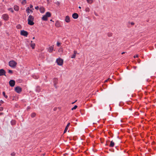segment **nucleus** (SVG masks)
Instances as JSON below:
<instances>
[{
    "mask_svg": "<svg viewBox=\"0 0 156 156\" xmlns=\"http://www.w3.org/2000/svg\"><path fill=\"white\" fill-rule=\"evenodd\" d=\"M85 10L86 12H89L90 11V9L89 8L87 7L86 8Z\"/></svg>",
    "mask_w": 156,
    "mask_h": 156,
    "instance_id": "obj_28",
    "label": "nucleus"
},
{
    "mask_svg": "<svg viewBox=\"0 0 156 156\" xmlns=\"http://www.w3.org/2000/svg\"><path fill=\"white\" fill-rule=\"evenodd\" d=\"M2 18L5 21H7L9 20V16L7 14H5L2 16Z\"/></svg>",
    "mask_w": 156,
    "mask_h": 156,
    "instance_id": "obj_4",
    "label": "nucleus"
},
{
    "mask_svg": "<svg viewBox=\"0 0 156 156\" xmlns=\"http://www.w3.org/2000/svg\"><path fill=\"white\" fill-rule=\"evenodd\" d=\"M77 100H76L75 102H73L72 103V104H74L75 102Z\"/></svg>",
    "mask_w": 156,
    "mask_h": 156,
    "instance_id": "obj_45",
    "label": "nucleus"
},
{
    "mask_svg": "<svg viewBox=\"0 0 156 156\" xmlns=\"http://www.w3.org/2000/svg\"><path fill=\"white\" fill-rule=\"evenodd\" d=\"M15 83V80H11L9 81V84L10 86L11 87H13Z\"/></svg>",
    "mask_w": 156,
    "mask_h": 156,
    "instance_id": "obj_8",
    "label": "nucleus"
},
{
    "mask_svg": "<svg viewBox=\"0 0 156 156\" xmlns=\"http://www.w3.org/2000/svg\"><path fill=\"white\" fill-rule=\"evenodd\" d=\"M3 110V108L2 107H0V111H2Z\"/></svg>",
    "mask_w": 156,
    "mask_h": 156,
    "instance_id": "obj_37",
    "label": "nucleus"
},
{
    "mask_svg": "<svg viewBox=\"0 0 156 156\" xmlns=\"http://www.w3.org/2000/svg\"><path fill=\"white\" fill-rule=\"evenodd\" d=\"M77 105H75V106H74V107H73V108L71 109V110H75V109H76L77 108Z\"/></svg>",
    "mask_w": 156,
    "mask_h": 156,
    "instance_id": "obj_30",
    "label": "nucleus"
},
{
    "mask_svg": "<svg viewBox=\"0 0 156 156\" xmlns=\"http://www.w3.org/2000/svg\"><path fill=\"white\" fill-rule=\"evenodd\" d=\"M115 145V143L114 142H113L112 141L110 142V143L109 145V146L110 147H114Z\"/></svg>",
    "mask_w": 156,
    "mask_h": 156,
    "instance_id": "obj_17",
    "label": "nucleus"
},
{
    "mask_svg": "<svg viewBox=\"0 0 156 156\" xmlns=\"http://www.w3.org/2000/svg\"><path fill=\"white\" fill-rule=\"evenodd\" d=\"M20 34L21 35L27 37L28 35V33L27 31H25L24 30H21Z\"/></svg>",
    "mask_w": 156,
    "mask_h": 156,
    "instance_id": "obj_5",
    "label": "nucleus"
},
{
    "mask_svg": "<svg viewBox=\"0 0 156 156\" xmlns=\"http://www.w3.org/2000/svg\"><path fill=\"white\" fill-rule=\"evenodd\" d=\"M34 20V17L31 15H30L29 16L27 20H30L31 21H33Z\"/></svg>",
    "mask_w": 156,
    "mask_h": 156,
    "instance_id": "obj_11",
    "label": "nucleus"
},
{
    "mask_svg": "<svg viewBox=\"0 0 156 156\" xmlns=\"http://www.w3.org/2000/svg\"><path fill=\"white\" fill-rule=\"evenodd\" d=\"M5 71L3 69H0V76H2L3 75L5 76Z\"/></svg>",
    "mask_w": 156,
    "mask_h": 156,
    "instance_id": "obj_9",
    "label": "nucleus"
},
{
    "mask_svg": "<svg viewBox=\"0 0 156 156\" xmlns=\"http://www.w3.org/2000/svg\"><path fill=\"white\" fill-rule=\"evenodd\" d=\"M87 3L89 4H91L93 2V0H86Z\"/></svg>",
    "mask_w": 156,
    "mask_h": 156,
    "instance_id": "obj_25",
    "label": "nucleus"
},
{
    "mask_svg": "<svg viewBox=\"0 0 156 156\" xmlns=\"http://www.w3.org/2000/svg\"><path fill=\"white\" fill-rule=\"evenodd\" d=\"M112 34L111 33H108V36L109 37H110L112 36Z\"/></svg>",
    "mask_w": 156,
    "mask_h": 156,
    "instance_id": "obj_31",
    "label": "nucleus"
},
{
    "mask_svg": "<svg viewBox=\"0 0 156 156\" xmlns=\"http://www.w3.org/2000/svg\"><path fill=\"white\" fill-rule=\"evenodd\" d=\"M0 102L1 103H4V101H2V100H1L0 101Z\"/></svg>",
    "mask_w": 156,
    "mask_h": 156,
    "instance_id": "obj_43",
    "label": "nucleus"
},
{
    "mask_svg": "<svg viewBox=\"0 0 156 156\" xmlns=\"http://www.w3.org/2000/svg\"><path fill=\"white\" fill-rule=\"evenodd\" d=\"M41 88L39 86H37L36 87V91L39 92L41 91Z\"/></svg>",
    "mask_w": 156,
    "mask_h": 156,
    "instance_id": "obj_23",
    "label": "nucleus"
},
{
    "mask_svg": "<svg viewBox=\"0 0 156 156\" xmlns=\"http://www.w3.org/2000/svg\"><path fill=\"white\" fill-rule=\"evenodd\" d=\"M2 94L5 98H8V96L5 94V93L4 91L3 92Z\"/></svg>",
    "mask_w": 156,
    "mask_h": 156,
    "instance_id": "obj_26",
    "label": "nucleus"
},
{
    "mask_svg": "<svg viewBox=\"0 0 156 156\" xmlns=\"http://www.w3.org/2000/svg\"><path fill=\"white\" fill-rule=\"evenodd\" d=\"M108 80H105V82H107Z\"/></svg>",
    "mask_w": 156,
    "mask_h": 156,
    "instance_id": "obj_49",
    "label": "nucleus"
},
{
    "mask_svg": "<svg viewBox=\"0 0 156 156\" xmlns=\"http://www.w3.org/2000/svg\"><path fill=\"white\" fill-rule=\"evenodd\" d=\"M55 25L57 27H60V23L59 21H56Z\"/></svg>",
    "mask_w": 156,
    "mask_h": 156,
    "instance_id": "obj_14",
    "label": "nucleus"
},
{
    "mask_svg": "<svg viewBox=\"0 0 156 156\" xmlns=\"http://www.w3.org/2000/svg\"><path fill=\"white\" fill-rule=\"evenodd\" d=\"M75 57H76V55L73 54V55H72L71 58H75Z\"/></svg>",
    "mask_w": 156,
    "mask_h": 156,
    "instance_id": "obj_35",
    "label": "nucleus"
},
{
    "mask_svg": "<svg viewBox=\"0 0 156 156\" xmlns=\"http://www.w3.org/2000/svg\"><path fill=\"white\" fill-rule=\"evenodd\" d=\"M70 125V123L69 122L68 123V124H67V125L66 126L65 129L64 130V133H66V132L67 129H68V127H69Z\"/></svg>",
    "mask_w": 156,
    "mask_h": 156,
    "instance_id": "obj_13",
    "label": "nucleus"
},
{
    "mask_svg": "<svg viewBox=\"0 0 156 156\" xmlns=\"http://www.w3.org/2000/svg\"><path fill=\"white\" fill-rule=\"evenodd\" d=\"M34 10V9L33 8V6L32 5H30V7H28L26 10V11L28 13V14H29L30 13L29 10H30L31 12H33V10Z\"/></svg>",
    "mask_w": 156,
    "mask_h": 156,
    "instance_id": "obj_2",
    "label": "nucleus"
},
{
    "mask_svg": "<svg viewBox=\"0 0 156 156\" xmlns=\"http://www.w3.org/2000/svg\"><path fill=\"white\" fill-rule=\"evenodd\" d=\"M21 3L23 4H25L26 3V0H23Z\"/></svg>",
    "mask_w": 156,
    "mask_h": 156,
    "instance_id": "obj_32",
    "label": "nucleus"
},
{
    "mask_svg": "<svg viewBox=\"0 0 156 156\" xmlns=\"http://www.w3.org/2000/svg\"><path fill=\"white\" fill-rule=\"evenodd\" d=\"M60 44V43L58 42L57 43V45L58 46H59Z\"/></svg>",
    "mask_w": 156,
    "mask_h": 156,
    "instance_id": "obj_38",
    "label": "nucleus"
},
{
    "mask_svg": "<svg viewBox=\"0 0 156 156\" xmlns=\"http://www.w3.org/2000/svg\"><path fill=\"white\" fill-rule=\"evenodd\" d=\"M15 154H16V153L15 152H13L11 154V155L12 156H15Z\"/></svg>",
    "mask_w": 156,
    "mask_h": 156,
    "instance_id": "obj_34",
    "label": "nucleus"
},
{
    "mask_svg": "<svg viewBox=\"0 0 156 156\" xmlns=\"http://www.w3.org/2000/svg\"><path fill=\"white\" fill-rule=\"evenodd\" d=\"M78 17V15L77 13H74L72 15V17L74 19H77Z\"/></svg>",
    "mask_w": 156,
    "mask_h": 156,
    "instance_id": "obj_10",
    "label": "nucleus"
},
{
    "mask_svg": "<svg viewBox=\"0 0 156 156\" xmlns=\"http://www.w3.org/2000/svg\"><path fill=\"white\" fill-rule=\"evenodd\" d=\"M40 11L42 13H43L45 12V9L43 7H41L40 8Z\"/></svg>",
    "mask_w": 156,
    "mask_h": 156,
    "instance_id": "obj_15",
    "label": "nucleus"
},
{
    "mask_svg": "<svg viewBox=\"0 0 156 156\" xmlns=\"http://www.w3.org/2000/svg\"><path fill=\"white\" fill-rule=\"evenodd\" d=\"M53 49V48L52 46H50L49 47L48 51L50 53H51L52 52Z\"/></svg>",
    "mask_w": 156,
    "mask_h": 156,
    "instance_id": "obj_18",
    "label": "nucleus"
},
{
    "mask_svg": "<svg viewBox=\"0 0 156 156\" xmlns=\"http://www.w3.org/2000/svg\"><path fill=\"white\" fill-rule=\"evenodd\" d=\"M30 45L33 49H34V48L35 46V43H31V44H30Z\"/></svg>",
    "mask_w": 156,
    "mask_h": 156,
    "instance_id": "obj_24",
    "label": "nucleus"
},
{
    "mask_svg": "<svg viewBox=\"0 0 156 156\" xmlns=\"http://www.w3.org/2000/svg\"><path fill=\"white\" fill-rule=\"evenodd\" d=\"M125 53V52H122V53L121 54H122H122H124Z\"/></svg>",
    "mask_w": 156,
    "mask_h": 156,
    "instance_id": "obj_47",
    "label": "nucleus"
},
{
    "mask_svg": "<svg viewBox=\"0 0 156 156\" xmlns=\"http://www.w3.org/2000/svg\"><path fill=\"white\" fill-rule=\"evenodd\" d=\"M47 18L48 17L45 16V15H44L42 18V20H43L47 21L48 20Z\"/></svg>",
    "mask_w": 156,
    "mask_h": 156,
    "instance_id": "obj_21",
    "label": "nucleus"
},
{
    "mask_svg": "<svg viewBox=\"0 0 156 156\" xmlns=\"http://www.w3.org/2000/svg\"><path fill=\"white\" fill-rule=\"evenodd\" d=\"M45 15L47 17H50L51 16V14L49 12H47Z\"/></svg>",
    "mask_w": 156,
    "mask_h": 156,
    "instance_id": "obj_22",
    "label": "nucleus"
},
{
    "mask_svg": "<svg viewBox=\"0 0 156 156\" xmlns=\"http://www.w3.org/2000/svg\"><path fill=\"white\" fill-rule=\"evenodd\" d=\"M17 64V62L13 60L10 61L9 62V65L12 68H15Z\"/></svg>",
    "mask_w": 156,
    "mask_h": 156,
    "instance_id": "obj_1",
    "label": "nucleus"
},
{
    "mask_svg": "<svg viewBox=\"0 0 156 156\" xmlns=\"http://www.w3.org/2000/svg\"><path fill=\"white\" fill-rule=\"evenodd\" d=\"M53 81L54 87L56 88H57V87L56 85L58 83V79L57 78H55L53 79Z\"/></svg>",
    "mask_w": 156,
    "mask_h": 156,
    "instance_id": "obj_7",
    "label": "nucleus"
},
{
    "mask_svg": "<svg viewBox=\"0 0 156 156\" xmlns=\"http://www.w3.org/2000/svg\"><path fill=\"white\" fill-rule=\"evenodd\" d=\"M16 122L15 120H12L11 121V124L12 125H15L16 124Z\"/></svg>",
    "mask_w": 156,
    "mask_h": 156,
    "instance_id": "obj_20",
    "label": "nucleus"
},
{
    "mask_svg": "<svg viewBox=\"0 0 156 156\" xmlns=\"http://www.w3.org/2000/svg\"><path fill=\"white\" fill-rule=\"evenodd\" d=\"M3 114V113L2 112L0 113V115H2Z\"/></svg>",
    "mask_w": 156,
    "mask_h": 156,
    "instance_id": "obj_46",
    "label": "nucleus"
},
{
    "mask_svg": "<svg viewBox=\"0 0 156 156\" xmlns=\"http://www.w3.org/2000/svg\"><path fill=\"white\" fill-rule=\"evenodd\" d=\"M79 9H81V7L80 6H79Z\"/></svg>",
    "mask_w": 156,
    "mask_h": 156,
    "instance_id": "obj_51",
    "label": "nucleus"
},
{
    "mask_svg": "<svg viewBox=\"0 0 156 156\" xmlns=\"http://www.w3.org/2000/svg\"><path fill=\"white\" fill-rule=\"evenodd\" d=\"M35 39V37H33V39Z\"/></svg>",
    "mask_w": 156,
    "mask_h": 156,
    "instance_id": "obj_52",
    "label": "nucleus"
},
{
    "mask_svg": "<svg viewBox=\"0 0 156 156\" xmlns=\"http://www.w3.org/2000/svg\"><path fill=\"white\" fill-rule=\"evenodd\" d=\"M2 23L1 21H0V27L2 25Z\"/></svg>",
    "mask_w": 156,
    "mask_h": 156,
    "instance_id": "obj_48",
    "label": "nucleus"
},
{
    "mask_svg": "<svg viewBox=\"0 0 156 156\" xmlns=\"http://www.w3.org/2000/svg\"><path fill=\"white\" fill-rule=\"evenodd\" d=\"M8 10L11 12H13L14 11L12 8H9L8 9Z\"/></svg>",
    "mask_w": 156,
    "mask_h": 156,
    "instance_id": "obj_29",
    "label": "nucleus"
},
{
    "mask_svg": "<svg viewBox=\"0 0 156 156\" xmlns=\"http://www.w3.org/2000/svg\"><path fill=\"white\" fill-rule=\"evenodd\" d=\"M56 62L58 65L62 66L63 64V61L62 59L59 58L56 59Z\"/></svg>",
    "mask_w": 156,
    "mask_h": 156,
    "instance_id": "obj_3",
    "label": "nucleus"
},
{
    "mask_svg": "<svg viewBox=\"0 0 156 156\" xmlns=\"http://www.w3.org/2000/svg\"><path fill=\"white\" fill-rule=\"evenodd\" d=\"M14 9L16 11H18L19 10V7L17 5H15L14 6Z\"/></svg>",
    "mask_w": 156,
    "mask_h": 156,
    "instance_id": "obj_19",
    "label": "nucleus"
},
{
    "mask_svg": "<svg viewBox=\"0 0 156 156\" xmlns=\"http://www.w3.org/2000/svg\"><path fill=\"white\" fill-rule=\"evenodd\" d=\"M36 115V114L35 113H34V112L33 113L31 114V117L32 118H34L35 117Z\"/></svg>",
    "mask_w": 156,
    "mask_h": 156,
    "instance_id": "obj_27",
    "label": "nucleus"
},
{
    "mask_svg": "<svg viewBox=\"0 0 156 156\" xmlns=\"http://www.w3.org/2000/svg\"><path fill=\"white\" fill-rule=\"evenodd\" d=\"M138 56H139V55H136L134 56L133 57L134 58H135L136 57H138Z\"/></svg>",
    "mask_w": 156,
    "mask_h": 156,
    "instance_id": "obj_39",
    "label": "nucleus"
},
{
    "mask_svg": "<svg viewBox=\"0 0 156 156\" xmlns=\"http://www.w3.org/2000/svg\"><path fill=\"white\" fill-rule=\"evenodd\" d=\"M29 12H30H30H31V11H30V10H29Z\"/></svg>",
    "mask_w": 156,
    "mask_h": 156,
    "instance_id": "obj_55",
    "label": "nucleus"
},
{
    "mask_svg": "<svg viewBox=\"0 0 156 156\" xmlns=\"http://www.w3.org/2000/svg\"><path fill=\"white\" fill-rule=\"evenodd\" d=\"M131 24L132 25H133L134 24V23L133 22L131 23Z\"/></svg>",
    "mask_w": 156,
    "mask_h": 156,
    "instance_id": "obj_42",
    "label": "nucleus"
},
{
    "mask_svg": "<svg viewBox=\"0 0 156 156\" xmlns=\"http://www.w3.org/2000/svg\"><path fill=\"white\" fill-rule=\"evenodd\" d=\"M15 91L17 93H20L22 91V89L20 87L18 86L15 87Z\"/></svg>",
    "mask_w": 156,
    "mask_h": 156,
    "instance_id": "obj_6",
    "label": "nucleus"
},
{
    "mask_svg": "<svg viewBox=\"0 0 156 156\" xmlns=\"http://www.w3.org/2000/svg\"><path fill=\"white\" fill-rule=\"evenodd\" d=\"M94 14L95 15H96V16H98V14L96 13L95 12H94Z\"/></svg>",
    "mask_w": 156,
    "mask_h": 156,
    "instance_id": "obj_44",
    "label": "nucleus"
},
{
    "mask_svg": "<svg viewBox=\"0 0 156 156\" xmlns=\"http://www.w3.org/2000/svg\"><path fill=\"white\" fill-rule=\"evenodd\" d=\"M28 21V24L30 25H33L34 24V23L33 22V21H31L30 20H27Z\"/></svg>",
    "mask_w": 156,
    "mask_h": 156,
    "instance_id": "obj_16",
    "label": "nucleus"
},
{
    "mask_svg": "<svg viewBox=\"0 0 156 156\" xmlns=\"http://www.w3.org/2000/svg\"><path fill=\"white\" fill-rule=\"evenodd\" d=\"M73 54L75 55H76L77 54V51H73Z\"/></svg>",
    "mask_w": 156,
    "mask_h": 156,
    "instance_id": "obj_36",
    "label": "nucleus"
},
{
    "mask_svg": "<svg viewBox=\"0 0 156 156\" xmlns=\"http://www.w3.org/2000/svg\"><path fill=\"white\" fill-rule=\"evenodd\" d=\"M70 21L69 17L67 16L66 17L65 21L67 23H69Z\"/></svg>",
    "mask_w": 156,
    "mask_h": 156,
    "instance_id": "obj_12",
    "label": "nucleus"
},
{
    "mask_svg": "<svg viewBox=\"0 0 156 156\" xmlns=\"http://www.w3.org/2000/svg\"><path fill=\"white\" fill-rule=\"evenodd\" d=\"M31 43H32V41H31Z\"/></svg>",
    "mask_w": 156,
    "mask_h": 156,
    "instance_id": "obj_56",
    "label": "nucleus"
},
{
    "mask_svg": "<svg viewBox=\"0 0 156 156\" xmlns=\"http://www.w3.org/2000/svg\"><path fill=\"white\" fill-rule=\"evenodd\" d=\"M17 28L18 29V26H17Z\"/></svg>",
    "mask_w": 156,
    "mask_h": 156,
    "instance_id": "obj_53",
    "label": "nucleus"
},
{
    "mask_svg": "<svg viewBox=\"0 0 156 156\" xmlns=\"http://www.w3.org/2000/svg\"><path fill=\"white\" fill-rule=\"evenodd\" d=\"M50 21H52V20H50Z\"/></svg>",
    "mask_w": 156,
    "mask_h": 156,
    "instance_id": "obj_54",
    "label": "nucleus"
},
{
    "mask_svg": "<svg viewBox=\"0 0 156 156\" xmlns=\"http://www.w3.org/2000/svg\"><path fill=\"white\" fill-rule=\"evenodd\" d=\"M30 107L29 106H28L27 108V110H28L29 109H30Z\"/></svg>",
    "mask_w": 156,
    "mask_h": 156,
    "instance_id": "obj_40",
    "label": "nucleus"
},
{
    "mask_svg": "<svg viewBox=\"0 0 156 156\" xmlns=\"http://www.w3.org/2000/svg\"><path fill=\"white\" fill-rule=\"evenodd\" d=\"M8 72L9 73L11 74H12V73H13L12 71L11 70H8Z\"/></svg>",
    "mask_w": 156,
    "mask_h": 156,
    "instance_id": "obj_33",
    "label": "nucleus"
},
{
    "mask_svg": "<svg viewBox=\"0 0 156 156\" xmlns=\"http://www.w3.org/2000/svg\"><path fill=\"white\" fill-rule=\"evenodd\" d=\"M136 66H134V68L135 69H136Z\"/></svg>",
    "mask_w": 156,
    "mask_h": 156,
    "instance_id": "obj_50",
    "label": "nucleus"
},
{
    "mask_svg": "<svg viewBox=\"0 0 156 156\" xmlns=\"http://www.w3.org/2000/svg\"><path fill=\"white\" fill-rule=\"evenodd\" d=\"M36 78V79H37V78H37V77Z\"/></svg>",
    "mask_w": 156,
    "mask_h": 156,
    "instance_id": "obj_57",
    "label": "nucleus"
},
{
    "mask_svg": "<svg viewBox=\"0 0 156 156\" xmlns=\"http://www.w3.org/2000/svg\"><path fill=\"white\" fill-rule=\"evenodd\" d=\"M39 9V7L37 6H36L35 7V9H37V10H38Z\"/></svg>",
    "mask_w": 156,
    "mask_h": 156,
    "instance_id": "obj_41",
    "label": "nucleus"
}]
</instances>
